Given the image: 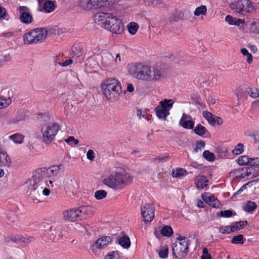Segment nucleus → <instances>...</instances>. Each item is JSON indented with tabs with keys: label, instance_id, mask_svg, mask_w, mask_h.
<instances>
[{
	"label": "nucleus",
	"instance_id": "obj_1",
	"mask_svg": "<svg viewBox=\"0 0 259 259\" xmlns=\"http://www.w3.org/2000/svg\"><path fill=\"white\" fill-rule=\"evenodd\" d=\"M133 178L125 170L115 171L104 177L102 183L114 190L120 191L129 185Z\"/></svg>",
	"mask_w": 259,
	"mask_h": 259
},
{
	"label": "nucleus",
	"instance_id": "obj_2",
	"mask_svg": "<svg viewBox=\"0 0 259 259\" xmlns=\"http://www.w3.org/2000/svg\"><path fill=\"white\" fill-rule=\"evenodd\" d=\"M46 171L45 169L37 168L33 172L28 187L29 196L33 200H38V197L40 196V193L45 186L44 179Z\"/></svg>",
	"mask_w": 259,
	"mask_h": 259
},
{
	"label": "nucleus",
	"instance_id": "obj_3",
	"mask_svg": "<svg viewBox=\"0 0 259 259\" xmlns=\"http://www.w3.org/2000/svg\"><path fill=\"white\" fill-rule=\"evenodd\" d=\"M103 94L108 100L115 102L119 98L121 93V87L120 82L114 78L105 80L102 85Z\"/></svg>",
	"mask_w": 259,
	"mask_h": 259
},
{
	"label": "nucleus",
	"instance_id": "obj_4",
	"mask_svg": "<svg viewBox=\"0 0 259 259\" xmlns=\"http://www.w3.org/2000/svg\"><path fill=\"white\" fill-rule=\"evenodd\" d=\"M48 34L46 28H37L27 32L23 36L24 43L26 45L42 42Z\"/></svg>",
	"mask_w": 259,
	"mask_h": 259
},
{
	"label": "nucleus",
	"instance_id": "obj_5",
	"mask_svg": "<svg viewBox=\"0 0 259 259\" xmlns=\"http://www.w3.org/2000/svg\"><path fill=\"white\" fill-rule=\"evenodd\" d=\"M150 67L143 63H136L131 66L130 72L137 79L148 82Z\"/></svg>",
	"mask_w": 259,
	"mask_h": 259
},
{
	"label": "nucleus",
	"instance_id": "obj_6",
	"mask_svg": "<svg viewBox=\"0 0 259 259\" xmlns=\"http://www.w3.org/2000/svg\"><path fill=\"white\" fill-rule=\"evenodd\" d=\"M59 129V125L55 123H49L42 127L41 132L44 143L46 144L51 143L54 140Z\"/></svg>",
	"mask_w": 259,
	"mask_h": 259
},
{
	"label": "nucleus",
	"instance_id": "obj_7",
	"mask_svg": "<svg viewBox=\"0 0 259 259\" xmlns=\"http://www.w3.org/2000/svg\"><path fill=\"white\" fill-rule=\"evenodd\" d=\"M178 243H174L172 245V254L177 258L187 254L189 248L188 239L187 237L179 235L177 238Z\"/></svg>",
	"mask_w": 259,
	"mask_h": 259
},
{
	"label": "nucleus",
	"instance_id": "obj_8",
	"mask_svg": "<svg viewBox=\"0 0 259 259\" xmlns=\"http://www.w3.org/2000/svg\"><path fill=\"white\" fill-rule=\"evenodd\" d=\"M79 6L87 10H97L109 5V0H80Z\"/></svg>",
	"mask_w": 259,
	"mask_h": 259
},
{
	"label": "nucleus",
	"instance_id": "obj_9",
	"mask_svg": "<svg viewBox=\"0 0 259 259\" xmlns=\"http://www.w3.org/2000/svg\"><path fill=\"white\" fill-rule=\"evenodd\" d=\"M236 11L242 15L250 13L253 10L252 2L250 0H239L235 4Z\"/></svg>",
	"mask_w": 259,
	"mask_h": 259
},
{
	"label": "nucleus",
	"instance_id": "obj_10",
	"mask_svg": "<svg viewBox=\"0 0 259 259\" xmlns=\"http://www.w3.org/2000/svg\"><path fill=\"white\" fill-rule=\"evenodd\" d=\"M111 17H116L111 13L99 12L94 15V19L98 24L104 28V25L107 24L112 26Z\"/></svg>",
	"mask_w": 259,
	"mask_h": 259
},
{
	"label": "nucleus",
	"instance_id": "obj_11",
	"mask_svg": "<svg viewBox=\"0 0 259 259\" xmlns=\"http://www.w3.org/2000/svg\"><path fill=\"white\" fill-rule=\"evenodd\" d=\"M111 22L113 24L112 26L106 24L104 25V28L113 33L121 34L123 32L124 26L120 19L117 17H111Z\"/></svg>",
	"mask_w": 259,
	"mask_h": 259
},
{
	"label": "nucleus",
	"instance_id": "obj_12",
	"mask_svg": "<svg viewBox=\"0 0 259 259\" xmlns=\"http://www.w3.org/2000/svg\"><path fill=\"white\" fill-rule=\"evenodd\" d=\"M155 208L153 204L146 203L141 208V214L145 222H151L154 218Z\"/></svg>",
	"mask_w": 259,
	"mask_h": 259
},
{
	"label": "nucleus",
	"instance_id": "obj_13",
	"mask_svg": "<svg viewBox=\"0 0 259 259\" xmlns=\"http://www.w3.org/2000/svg\"><path fill=\"white\" fill-rule=\"evenodd\" d=\"M78 221L86 220L93 214V208L90 206H81L76 208Z\"/></svg>",
	"mask_w": 259,
	"mask_h": 259
},
{
	"label": "nucleus",
	"instance_id": "obj_14",
	"mask_svg": "<svg viewBox=\"0 0 259 259\" xmlns=\"http://www.w3.org/2000/svg\"><path fill=\"white\" fill-rule=\"evenodd\" d=\"M18 11L20 14V19L25 24H29L32 22L33 18L32 15L28 12V8L26 6H20Z\"/></svg>",
	"mask_w": 259,
	"mask_h": 259
},
{
	"label": "nucleus",
	"instance_id": "obj_15",
	"mask_svg": "<svg viewBox=\"0 0 259 259\" xmlns=\"http://www.w3.org/2000/svg\"><path fill=\"white\" fill-rule=\"evenodd\" d=\"M163 77V75L160 69L150 66L148 82H157L160 80Z\"/></svg>",
	"mask_w": 259,
	"mask_h": 259
},
{
	"label": "nucleus",
	"instance_id": "obj_16",
	"mask_svg": "<svg viewBox=\"0 0 259 259\" xmlns=\"http://www.w3.org/2000/svg\"><path fill=\"white\" fill-rule=\"evenodd\" d=\"M201 198L204 202L212 207H218L220 205L219 200L210 193H204L202 194Z\"/></svg>",
	"mask_w": 259,
	"mask_h": 259
},
{
	"label": "nucleus",
	"instance_id": "obj_17",
	"mask_svg": "<svg viewBox=\"0 0 259 259\" xmlns=\"http://www.w3.org/2000/svg\"><path fill=\"white\" fill-rule=\"evenodd\" d=\"M63 185L64 189L69 192L74 191L77 187L76 180L72 177L65 178L63 180Z\"/></svg>",
	"mask_w": 259,
	"mask_h": 259
},
{
	"label": "nucleus",
	"instance_id": "obj_18",
	"mask_svg": "<svg viewBox=\"0 0 259 259\" xmlns=\"http://www.w3.org/2000/svg\"><path fill=\"white\" fill-rule=\"evenodd\" d=\"M63 218L65 220L70 222L78 221L76 208H73L63 211Z\"/></svg>",
	"mask_w": 259,
	"mask_h": 259
},
{
	"label": "nucleus",
	"instance_id": "obj_19",
	"mask_svg": "<svg viewBox=\"0 0 259 259\" xmlns=\"http://www.w3.org/2000/svg\"><path fill=\"white\" fill-rule=\"evenodd\" d=\"M112 239L110 236H104L99 238L93 245V247H96L99 249H102L108 245L111 242Z\"/></svg>",
	"mask_w": 259,
	"mask_h": 259
},
{
	"label": "nucleus",
	"instance_id": "obj_20",
	"mask_svg": "<svg viewBox=\"0 0 259 259\" xmlns=\"http://www.w3.org/2000/svg\"><path fill=\"white\" fill-rule=\"evenodd\" d=\"M63 165L59 164L58 165H52L48 169L45 167H42V168L46 170L45 174L46 177L47 175H49L50 176L51 175L55 176H57V175L60 172V171L63 169Z\"/></svg>",
	"mask_w": 259,
	"mask_h": 259
},
{
	"label": "nucleus",
	"instance_id": "obj_21",
	"mask_svg": "<svg viewBox=\"0 0 259 259\" xmlns=\"http://www.w3.org/2000/svg\"><path fill=\"white\" fill-rule=\"evenodd\" d=\"M11 163V159L10 156L4 152L0 153V166H9Z\"/></svg>",
	"mask_w": 259,
	"mask_h": 259
},
{
	"label": "nucleus",
	"instance_id": "obj_22",
	"mask_svg": "<svg viewBox=\"0 0 259 259\" xmlns=\"http://www.w3.org/2000/svg\"><path fill=\"white\" fill-rule=\"evenodd\" d=\"M225 20L230 25H234L237 26H239L240 24H244L245 23V19L236 18L231 15H227L225 17Z\"/></svg>",
	"mask_w": 259,
	"mask_h": 259
},
{
	"label": "nucleus",
	"instance_id": "obj_23",
	"mask_svg": "<svg viewBox=\"0 0 259 259\" xmlns=\"http://www.w3.org/2000/svg\"><path fill=\"white\" fill-rule=\"evenodd\" d=\"M174 103L172 99H164L160 101L159 106L169 112V110L172 108Z\"/></svg>",
	"mask_w": 259,
	"mask_h": 259
},
{
	"label": "nucleus",
	"instance_id": "obj_24",
	"mask_svg": "<svg viewBox=\"0 0 259 259\" xmlns=\"http://www.w3.org/2000/svg\"><path fill=\"white\" fill-rule=\"evenodd\" d=\"M43 9L45 13H51L56 9L55 2L46 0L43 5Z\"/></svg>",
	"mask_w": 259,
	"mask_h": 259
},
{
	"label": "nucleus",
	"instance_id": "obj_25",
	"mask_svg": "<svg viewBox=\"0 0 259 259\" xmlns=\"http://www.w3.org/2000/svg\"><path fill=\"white\" fill-rule=\"evenodd\" d=\"M154 110L157 116L159 119L166 120L168 115H169V112H168L167 110H165L163 108H161L159 106L156 107Z\"/></svg>",
	"mask_w": 259,
	"mask_h": 259
},
{
	"label": "nucleus",
	"instance_id": "obj_26",
	"mask_svg": "<svg viewBox=\"0 0 259 259\" xmlns=\"http://www.w3.org/2000/svg\"><path fill=\"white\" fill-rule=\"evenodd\" d=\"M249 32L251 33L259 34V20L253 19L250 21Z\"/></svg>",
	"mask_w": 259,
	"mask_h": 259
},
{
	"label": "nucleus",
	"instance_id": "obj_27",
	"mask_svg": "<svg viewBox=\"0 0 259 259\" xmlns=\"http://www.w3.org/2000/svg\"><path fill=\"white\" fill-rule=\"evenodd\" d=\"M203 117L211 125H214L216 124V116L208 111H203L202 113Z\"/></svg>",
	"mask_w": 259,
	"mask_h": 259
},
{
	"label": "nucleus",
	"instance_id": "obj_28",
	"mask_svg": "<svg viewBox=\"0 0 259 259\" xmlns=\"http://www.w3.org/2000/svg\"><path fill=\"white\" fill-rule=\"evenodd\" d=\"M82 48L80 44H75L71 49V55L76 57H80L83 54Z\"/></svg>",
	"mask_w": 259,
	"mask_h": 259
},
{
	"label": "nucleus",
	"instance_id": "obj_29",
	"mask_svg": "<svg viewBox=\"0 0 259 259\" xmlns=\"http://www.w3.org/2000/svg\"><path fill=\"white\" fill-rule=\"evenodd\" d=\"M118 243L124 248H128L131 246L130 238L127 236H123L118 239Z\"/></svg>",
	"mask_w": 259,
	"mask_h": 259
},
{
	"label": "nucleus",
	"instance_id": "obj_30",
	"mask_svg": "<svg viewBox=\"0 0 259 259\" xmlns=\"http://www.w3.org/2000/svg\"><path fill=\"white\" fill-rule=\"evenodd\" d=\"M194 132L197 135L203 137L206 132H208V131L201 124H198L195 127Z\"/></svg>",
	"mask_w": 259,
	"mask_h": 259
},
{
	"label": "nucleus",
	"instance_id": "obj_31",
	"mask_svg": "<svg viewBox=\"0 0 259 259\" xmlns=\"http://www.w3.org/2000/svg\"><path fill=\"white\" fill-rule=\"evenodd\" d=\"M9 138L16 144H22L23 142L24 136L20 133H16L9 136Z\"/></svg>",
	"mask_w": 259,
	"mask_h": 259
},
{
	"label": "nucleus",
	"instance_id": "obj_32",
	"mask_svg": "<svg viewBox=\"0 0 259 259\" xmlns=\"http://www.w3.org/2000/svg\"><path fill=\"white\" fill-rule=\"evenodd\" d=\"M248 165L252 167V168L255 171H259V158H250Z\"/></svg>",
	"mask_w": 259,
	"mask_h": 259
},
{
	"label": "nucleus",
	"instance_id": "obj_33",
	"mask_svg": "<svg viewBox=\"0 0 259 259\" xmlns=\"http://www.w3.org/2000/svg\"><path fill=\"white\" fill-rule=\"evenodd\" d=\"M160 233L163 236L170 237L173 235L174 232L172 228L169 226H164L160 230Z\"/></svg>",
	"mask_w": 259,
	"mask_h": 259
},
{
	"label": "nucleus",
	"instance_id": "obj_34",
	"mask_svg": "<svg viewBox=\"0 0 259 259\" xmlns=\"http://www.w3.org/2000/svg\"><path fill=\"white\" fill-rule=\"evenodd\" d=\"M179 124L184 128L192 130L194 128L195 121L192 119H191L188 120L184 121L182 123H179Z\"/></svg>",
	"mask_w": 259,
	"mask_h": 259
},
{
	"label": "nucleus",
	"instance_id": "obj_35",
	"mask_svg": "<svg viewBox=\"0 0 259 259\" xmlns=\"http://www.w3.org/2000/svg\"><path fill=\"white\" fill-rule=\"evenodd\" d=\"M12 103V99L11 98H5L0 97V109L9 106Z\"/></svg>",
	"mask_w": 259,
	"mask_h": 259
},
{
	"label": "nucleus",
	"instance_id": "obj_36",
	"mask_svg": "<svg viewBox=\"0 0 259 259\" xmlns=\"http://www.w3.org/2000/svg\"><path fill=\"white\" fill-rule=\"evenodd\" d=\"M127 27L128 32L132 35H134L137 33L139 27L137 23L131 22L128 24Z\"/></svg>",
	"mask_w": 259,
	"mask_h": 259
},
{
	"label": "nucleus",
	"instance_id": "obj_37",
	"mask_svg": "<svg viewBox=\"0 0 259 259\" xmlns=\"http://www.w3.org/2000/svg\"><path fill=\"white\" fill-rule=\"evenodd\" d=\"M257 207V205L255 202L250 201H248L244 207V210L247 212H252Z\"/></svg>",
	"mask_w": 259,
	"mask_h": 259
},
{
	"label": "nucleus",
	"instance_id": "obj_38",
	"mask_svg": "<svg viewBox=\"0 0 259 259\" xmlns=\"http://www.w3.org/2000/svg\"><path fill=\"white\" fill-rule=\"evenodd\" d=\"M247 225V222L246 221L235 222L232 227L234 232L237 230L244 228Z\"/></svg>",
	"mask_w": 259,
	"mask_h": 259
},
{
	"label": "nucleus",
	"instance_id": "obj_39",
	"mask_svg": "<svg viewBox=\"0 0 259 259\" xmlns=\"http://www.w3.org/2000/svg\"><path fill=\"white\" fill-rule=\"evenodd\" d=\"M207 12V8L204 5H201L197 8L194 11V14L195 16H198L201 15H204Z\"/></svg>",
	"mask_w": 259,
	"mask_h": 259
},
{
	"label": "nucleus",
	"instance_id": "obj_40",
	"mask_svg": "<svg viewBox=\"0 0 259 259\" xmlns=\"http://www.w3.org/2000/svg\"><path fill=\"white\" fill-rule=\"evenodd\" d=\"M187 175V171L185 169L182 168H178L176 171H173L172 176L173 177L179 178L184 176Z\"/></svg>",
	"mask_w": 259,
	"mask_h": 259
},
{
	"label": "nucleus",
	"instance_id": "obj_41",
	"mask_svg": "<svg viewBox=\"0 0 259 259\" xmlns=\"http://www.w3.org/2000/svg\"><path fill=\"white\" fill-rule=\"evenodd\" d=\"M203 157L208 161L212 162L215 159L214 154L208 150H205L203 153Z\"/></svg>",
	"mask_w": 259,
	"mask_h": 259
},
{
	"label": "nucleus",
	"instance_id": "obj_42",
	"mask_svg": "<svg viewBox=\"0 0 259 259\" xmlns=\"http://www.w3.org/2000/svg\"><path fill=\"white\" fill-rule=\"evenodd\" d=\"M250 158L248 156L243 155L239 156L237 159L239 165H243L249 164Z\"/></svg>",
	"mask_w": 259,
	"mask_h": 259
},
{
	"label": "nucleus",
	"instance_id": "obj_43",
	"mask_svg": "<svg viewBox=\"0 0 259 259\" xmlns=\"http://www.w3.org/2000/svg\"><path fill=\"white\" fill-rule=\"evenodd\" d=\"M244 151V146L241 143L238 144L234 149L232 150V153L234 155H238L242 153Z\"/></svg>",
	"mask_w": 259,
	"mask_h": 259
},
{
	"label": "nucleus",
	"instance_id": "obj_44",
	"mask_svg": "<svg viewBox=\"0 0 259 259\" xmlns=\"http://www.w3.org/2000/svg\"><path fill=\"white\" fill-rule=\"evenodd\" d=\"M104 259H120V253L118 251H112L106 254Z\"/></svg>",
	"mask_w": 259,
	"mask_h": 259
},
{
	"label": "nucleus",
	"instance_id": "obj_45",
	"mask_svg": "<svg viewBox=\"0 0 259 259\" xmlns=\"http://www.w3.org/2000/svg\"><path fill=\"white\" fill-rule=\"evenodd\" d=\"M107 193L106 191L100 190L97 191L95 193V197L97 200H101L106 197Z\"/></svg>",
	"mask_w": 259,
	"mask_h": 259
},
{
	"label": "nucleus",
	"instance_id": "obj_46",
	"mask_svg": "<svg viewBox=\"0 0 259 259\" xmlns=\"http://www.w3.org/2000/svg\"><path fill=\"white\" fill-rule=\"evenodd\" d=\"M231 243L233 244H243L244 243L243 236L241 234L234 236L231 240Z\"/></svg>",
	"mask_w": 259,
	"mask_h": 259
},
{
	"label": "nucleus",
	"instance_id": "obj_47",
	"mask_svg": "<svg viewBox=\"0 0 259 259\" xmlns=\"http://www.w3.org/2000/svg\"><path fill=\"white\" fill-rule=\"evenodd\" d=\"M19 235H12L5 237V241L6 242H9L10 241H12L15 243H19Z\"/></svg>",
	"mask_w": 259,
	"mask_h": 259
},
{
	"label": "nucleus",
	"instance_id": "obj_48",
	"mask_svg": "<svg viewBox=\"0 0 259 259\" xmlns=\"http://www.w3.org/2000/svg\"><path fill=\"white\" fill-rule=\"evenodd\" d=\"M219 232L222 234H229L231 232H234V231L232 225L221 227L219 230Z\"/></svg>",
	"mask_w": 259,
	"mask_h": 259
},
{
	"label": "nucleus",
	"instance_id": "obj_49",
	"mask_svg": "<svg viewBox=\"0 0 259 259\" xmlns=\"http://www.w3.org/2000/svg\"><path fill=\"white\" fill-rule=\"evenodd\" d=\"M168 253V249L167 246H164L161 250L159 251V256L162 258H165L167 257Z\"/></svg>",
	"mask_w": 259,
	"mask_h": 259
},
{
	"label": "nucleus",
	"instance_id": "obj_50",
	"mask_svg": "<svg viewBox=\"0 0 259 259\" xmlns=\"http://www.w3.org/2000/svg\"><path fill=\"white\" fill-rule=\"evenodd\" d=\"M32 237L27 236H20L19 243H24L25 244L30 243L32 241Z\"/></svg>",
	"mask_w": 259,
	"mask_h": 259
},
{
	"label": "nucleus",
	"instance_id": "obj_51",
	"mask_svg": "<svg viewBox=\"0 0 259 259\" xmlns=\"http://www.w3.org/2000/svg\"><path fill=\"white\" fill-rule=\"evenodd\" d=\"M208 184V181L207 180H199L196 183V186L198 189H203L207 187Z\"/></svg>",
	"mask_w": 259,
	"mask_h": 259
},
{
	"label": "nucleus",
	"instance_id": "obj_52",
	"mask_svg": "<svg viewBox=\"0 0 259 259\" xmlns=\"http://www.w3.org/2000/svg\"><path fill=\"white\" fill-rule=\"evenodd\" d=\"M233 214V210H222L220 212V216L223 218H230Z\"/></svg>",
	"mask_w": 259,
	"mask_h": 259
},
{
	"label": "nucleus",
	"instance_id": "obj_53",
	"mask_svg": "<svg viewBox=\"0 0 259 259\" xmlns=\"http://www.w3.org/2000/svg\"><path fill=\"white\" fill-rule=\"evenodd\" d=\"M248 94L251 97L256 98L258 97L259 91L256 88L250 89Z\"/></svg>",
	"mask_w": 259,
	"mask_h": 259
},
{
	"label": "nucleus",
	"instance_id": "obj_54",
	"mask_svg": "<svg viewBox=\"0 0 259 259\" xmlns=\"http://www.w3.org/2000/svg\"><path fill=\"white\" fill-rule=\"evenodd\" d=\"M8 14L7 13L5 8L0 6V19L8 20Z\"/></svg>",
	"mask_w": 259,
	"mask_h": 259
},
{
	"label": "nucleus",
	"instance_id": "obj_55",
	"mask_svg": "<svg viewBox=\"0 0 259 259\" xmlns=\"http://www.w3.org/2000/svg\"><path fill=\"white\" fill-rule=\"evenodd\" d=\"M205 142L203 141H197L196 143V148L195 149V152H197L198 150H201L205 147Z\"/></svg>",
	"mask_w": 259,
	"mask_h": 259
},
{
	"label": "nucleus",
	"instance_id": "obj_56",
	"mask_svg": "<svg viewBox=\"0 0 259 259\" xmlns=\"http://www.w3.org/2000/svg\"><path fill=\"white\" fill-rule=\"evenodd\" d=\"M87 158L90 160H93L95 158V153L93 150L90 149L87 153Z\"/></svg>",
	"mask_w": 259,
	"mask_h": 259
},
{
	"label": "nucleus",
	"instance_id": "obj_57",
	"mask_svg": "<svg viewBox=\"0 0 259 259\" xmlns=\"http://www.w3.org/2000/svg\"><path fill=\"white\" fill-rule=\"evenodd\" d=\"M192 119L191 115L183 113L182 118H181L179 123H182L184 121L188 120L189 119Z\"/></svg>",
	"mask_w": 259,
	"mask_h": 259
},
{
	"label": "nucleus",
	"instance_id": "obj_58",
	"mask_svg": "<svg viewBox=\"0 0 259 259\" xmlns=\"http://www.w3.org/2000/svg\"><path fill=\"white\" fill-rule=\"evenodd\" d=\"M73 61L71 59L66 60L65 62L62 63H59V65L63 67H66L72 63Z\"/></svg>",
	"mask_w": 259,
	"mask_h": 259
},
{
	"label": "nucleus",
	"instance_id": "obj_59",
	"mask_svg": "<svg viewBox=\"0 0 259 259\" xmlns=\"http://www.w3.org/2000/svg\"><path fill=\"white\" fill-rule=\"evenodd\" d=\"M44 184H45V186H44V188L42 189L41 192L43 193V194L45 196H48L50 194L51 191L49 189H48L46 187V184L45 182H44Z\"/></svg>",
	"mask_w": 259,
	"mask_h": 259
},
{
	"label": "nucleus",
	"instance_id": "obj_60",
	"mask_svg": "<svg viewBox=\"0 0 259 259\" xmlns=\"http://www.w3.org/2000/svg\"><path fill=\"white\" fill-rule=\"evenodd\" d=\"M255 143H259V131H257L253 134Z\"/></svg>",
	"mask_w": 259,
	"mask_h": 259
},
{
	"label": "nucleus",
	"instance_id": "obj_61",
	"mask_svg": "<svg viewBox=\"0 0 259 259\" xmlns=\"http://www.w3.org/2000/svg\"><path fill=\"white\" fill-rule=\"evenodd\" d=\"M204 201H202L200 199H199L197 201V206L199 208H203L205 206V205L203 202Z\"/></svg>",
	"mask_w": 259,
	"mask_h": 259
},
{
	"label": "nucleus",
	"instance_id": "obj_62",
	"mask_svg": "<svg viewBox=\"0 0 259 259\" xmlns=\"http://www.w3.org/2000/svg\"><path fill=\"white\" fill-rule=\"evenodd\" d=\"M247 56V60L246 61L248 64H250L252 62L253 59H252V55L249 53L248 55H246Z\"/></svg>",
	"mask_w": 259,
	"mask_h": 259
},
{
	"label": "nucleus",
	"instance_id": "obj_63",
	"mask_svg": "<svg viewBox=\"0 0 259 259\" xmlns=\"http://www.w3.org/2000/svg\"><path fill=\"white\" fill-rule=\"evenodd\" d=\"M126 90L129 92H133L134 91V87L132 84H128Z\"/></svg>",
	"mask_w": 259,
	"mask_h": 259
},
{
	"label": "nucleus",
	"instance_id": "obj_64",
	"mask_svg": "<svg viewBox=\"0 0 259 259\" xmlns=\"http://www.w3.org/2000/svg\"><path fill=\"white\" fill-rule=\"evenodd\" d=\"M201 259H211V256L210 254L206 253L205 254H202L201 256Z\"/></svg>",
	"mask_w": 259,
	"mask_h": 259
}]
</instances>
